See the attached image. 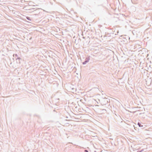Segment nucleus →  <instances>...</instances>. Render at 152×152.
<instances>
[{
    "label": "nucleus",
    "mask_w": 152,
    "mask_h": 152,
    "mask_svg": "<svg viewBox=\"0 0 152 152\" xmlns=\"http://www.w3.org/2000/svg\"><path fill=\"white\" fill-rule=\"evenodd\" d=\"M101 104L102 105H106L110 102V100L107 98H103L101 100Z\"/></svg>",
    "instance_id": "nucleus-1"
},
{
    "label": "nucleus",
    "mask_w": 152,
    "mask_h": 152,
    "mask_svg": "<svg viewBox=\"0 0 152 152\" xmlns=\"http://www.w3.org/2000/svg\"><path fill=\"white\" fill-rule=\"evenodd\" d=\"M90 56H88V57H87L86 58L85 61L82 63L83 64V65H85L88 62L89 60H90Z\"/></svg>",
    "instance_id": "nucleus-2"
},
{
    "label": "nucleus",
    "mask_w": 152,
    "mask_h": 152,
    "mask_svg": "<svg viewBox=\"0 0 152 152\" xmlns=\"http://www.w3.org/2000/svg\"><path fill=\"white\" fill-rule=\"evenodd\" d=\"M16 61V62L18 64H20V60L22 59L20 58H18L15 59Z\"/></svg>",
    "instance_id": "nucleus-3"
},
{
    "label": "nucleus",
    "mask_w": 152,
    "mask_h": 152,
    "mask_svg": "<svg viewBox=\"0 0 152 152\" xmlns=\"http://www.w3.org/2000/svg\"><path fill=\"white\" fill-rule=\"evenodd\" d=\"M13 56L15 58V59H16V58H20L19 57L18 55L16 54H13Z\"/></svg>",
    "instance_id": "nucleus-4"
},
{
    "label": "nucleus",
    "mask_w": 152,
    "mask_h": 152,
    "mask_svg": "<svg viewBox=\"0 0 152 152\" xmlns=\"http://www.w3.org/2000/svg\"><path fill=\"white\" fill-rule=\"evenodd\" d=\"M39 9H38L34 10L33 12L34 13H39Z\"/></svg>",
    "instance_id": "nucleus-5"
},
{
    "label": "nucleus",
    "mask_w": 152,
    "mask_h": 152,
    "mask_svg": "<svg viewBox=\"0 0 152 152\" xmlns=\"http://www.w3.org/2000/svg\"><path fill=\"white\" fill-rule=\"evenodd\" d=\"M138 125L140 127H142L143 126L142 125V124L139 122H138Z\"/></svg>",
    "instance_id": "nucleus-6"
},
{
    "label": "nucleus",
    "mask_w": 152,
    "mask_h": 152,
    "mask_svg": "<svg viewBox=\"0 0 152 152\" xmlns=\"http://www.w3.org/2000/svg\"><path fill=\"white\" fill-rule=\"evenodd\" d=\"M26 18L28 20H30V21H32V19L29 17H26Z\"/></svg>",
    "instance_id": "nucleus-7"
},
{
    "label": "nucleus",
    "mask_w": 152,
    "mask_h": 152,
    "mask_svg": "<svg viewBox=\"0 0 152 152\" xmlns=\"http://www.w3.org/2000/svg\"><path fill=\"white\" fill-rule=\"evenodd\" d=\"M84 152H88V151L87 150H85L84 151Z\"/></svg>",
    "instance_id": "nucleus-8"
},
{
    "label": "nucleus",
    "mask_w": 152,
    "mask_h": 152,
    "mask_svg": "<svg viewBox=\"0 0 152 152\" xmlns=\"http://www.w3.org/2000/svg\"><path fill=\"white\" fill-rule=\"evenodd\" d=\"M144 151V149H142L141 151H141V152Z\"/></svg>",
    "instance_id": "nucleus-9"
},
{
    "label": "nucleus",
    "mask_w": 152,
    "mask_h": 152,
    "mask_svg": "<svg viewBox=\"0 0 152 152\" xmlns=\"http://www.w3.org/2000/svg\"><path fill=\"white\" fill-rule=\"evenodd\" d=\"M34 9V8H32V9H30V10H32V9Z\"/></svg>",
    "instance_id": "nucleus-10"
},
{
    "label": "nucleus",
    "mask_w": 152,
    "mask_h": 152,
    "mask_svg": "<svg viewBox=\"0 0 152 152\" xmlns=\"http://www.w3.org/2000/svg\"><path fill=\"white\" fill-rule=\"evenodd\" d=\"M137 152H141V151H137Z\"/></svg>",
    "instance_id": "nucleus-11"
},
{
    "label": "nucleus",
    "mask_w": 152,
    "mask_h": 152,
    "mask_svg": "<svg viewBox=\"0 0 152 152\" xmlns=\"http://www.w3.org/2000/svg\"><path fill=\"white\" fill-rule=\"evenodd\" d=\"M72 90H74V88H72Z\"/></svg>",
    "instance_id": "nucleus-12"
},
{
    "label": "nucleus",
    "mask_w": 152,
    "mask_h": 152,
    "mask_svg": "<svg viewBox=\"0 0 152 152\" xmlns=\"http://www.w3.org/2000/svg\"><path fill=\"white\" fill-rule=\"evenodd\" d=\"M103 110H104L105 111H106V110H105V109H103Z\"/></svg>",
    "instance_id": "nucleus-13"
},
{
    "label": "nucleus",
    "mask_w": 152,
    "mask_h": 152,
    "mask_svg": "<svg viewBox=\"0 0 152 152\" xmlns=\"http://www.w3.org/2000/svg\"><path fill=\"white\" fill-rule=\"evenodd\" d=\"M13 60H14V58H13Z\"/></svg>",
    "instance_id": "nucleus-14"
}]
</instances>
